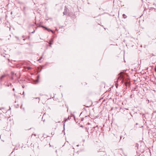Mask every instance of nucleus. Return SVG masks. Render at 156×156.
Returning <instances> with one entry per match:
<instances>
[{
    "instance_id": "obj_1",
    "label": "nucleus",
    "mask_w": 156,
    "mask_h": 156,
    "mask_svg": "<svg viewBox=\"0 0 156 156\" xmlns=\"http://www.w3.org/2000/svg\"><path fill=\"white\" fill-rule=\"evenodd\" d=\"M67 8L66 7H65V8L64 9V11L63 12V14L64 15H66L67 14Z\"/></svg>"
},
{
    "instance_id": "obj_2",
    "label": "nucleus",
    "mask_w": 156,
    "mask_h": 156,
    "mask_svg": "<svg viewBox=\"0 0 156 156\" xmlns=\"http://www.w3.org/2000/svg\"><path fill=\"white\" fill-rule=\"evenodd\" d=\"M3 57L6 58H7V60L9 61V62L10 61V60L9 59V57H10V55H8V54L7 55H4L3 56Z\"/></svg>"
},
{
    "instance_id": "obj_3",
    "label": "nucleus",
    "mask_w": 156,
    "mask_h": 156,
    "mask_svg": "<svg viewBox=\"0 0 156 156\" xmlns=\"http://www.w3.org/2000/svg\"><path fill=\"white\" fill-rule=\"evenodd\" d=\"M41 27H42L45 29L46 30H48L49 31H52L51 30L49 29L47 27H45L44 26H41Z\"/></svg>"
},
{
    "instance_id": "obj_4",
    "label": "nucleus",
    "mask_w": 156,
    "mask_h": 156,
    "mask_svg": "<svg viewBox=\"0 0 156 156\" xmlns=\"http://www.w3.org/2000/svg\"><path fill=\"white\" fill-rule=\"evenodd\" d=\"M53 42V39H51V41H49V44H50V47H51V45L52 44V43Z\"/></svg>"
},
{
    "instance_id": "obj_5",
    "label": "nucleus",
    "mask_w": 156,
    "mask_h": 156,
    "mask_svg": "<svg viewBox=\"0 0 156 156\" xmlns=\"http://www.w3.org/2000/svg\"><path fill=\"white\" fill-rule=\"evenodd\" d=\"M6 75H3L1 76L0 77V80H1L3 78L5 77V76Z\"/></svg>"
},
{
    "instance_id": "obj_6",
    "label": "nucleus",
    "mask_w": 156,
    "mask_h": 156,
    "mask_svg": "<svg viewBox=\"0 0 156 156\" xmlns=\"http://www.w3.org/2000/svg\"><path fill=\"white\" fill-rule=\"evenodd\" d=\"M39 77H40V76H39V75H38L37 76V83H38L39 82L38 80H39Z\"/></svg>"
},
{
    "instance_id": "obj_7",
    "label": "nucleus",
    "mask_w": 156,
    "mask_h": 156,
    "mask_svg": "<svg viewBox=\"0 0 156 156\" xmlns=\"http://www.w3.org/2000/svg\"><path fill=\"white\" fill-rule=\"evenodd\" d=\"M122 16L123 17L124 19L126 18L127 17V16L125 14H123L122 15Z\"/></svg>"
},
{
    "instance_id": "obj_8",
    "label": "nucleus",
    "mask_w": 156,
    "mask_h": 156,
    "mask_svg": "<svg viewBox=\"0 0 156 156\" xmlns=\"http://www.w3.org/2000/svg\"><path fill=\"white\" fill-rule=\"evenodd\" d=\"M115 85V86H116V87L117 88L118 87V84L116 83Z\"/></svg>"
},
{
    "instance_id": "obj_9",
    "label": "nucleus",
    "mask_w": 156,
    "mask_h": 156,
    "mask_svg": "<svg viewBox=\"0 0 156 156\" xmlns=\"http://www.w3.org/2000/svg\"><path fill=\"white\" fill-rule=\"evenodd\" d=\"M42 58V57H41L40 58L38 59V61H40V60Z\"/></svg>"
},
{
    "instance_id": "obj_10",
    "label": "nucleus",
    "mask_w": 156,
    "mask_h": 156,
    "mask_svg": "<svg viewBox=\"0 0 156 156\" xmlns=\"http://www.w3.org/2000/svg\"><path fill=\"white\" fill-rule=\"evenodd\" d=\"M27 69H31V67H27Z\"/></svg>"
},
{
    "instance_id": "obj_11",
    "label": "nucleus",
    "mask_w": 156,
    "mask_h": 156,
    "mask_svg": "<svg viewBox=\"0 0 156 156\" xmlns=\"http://www.w3.org/2000/svg\"><path fill=\"white\" fill-rule=\"evenodd\" d=\"M35 32V30L32 32V33H34Z\"/></svg>"
},
{
    "instance_id": "obj_12",
    "label": "nucleus",
    "mask_w": 156,
    "mask_h": 156,
    "mask_svg": "<svg viewBox=\"0 0 156 156\" xmlns=\"http://www.w3.org/2000/svg\"><path fill=\"white\" fill-rule=\"evenodd\" d=\"M10 109H11V108H9L8 110V111H9V110H10Z\"/></svg>"
},
{
    "instance_id": "obj_13",
    "label": "nucleus",
    "mask_w": 156,
    "mask_h": 156,
    "mask_svg": "<svg viewBox=\"0 0 156 156\" xmlns=\"http://www.w3.org/2000/svg\"><path fill=\"white\" fill-rule=\"evenodd\" d=\"M102 153H104V154H105V152H103Z\"/></svg>"
},
{
    "instance_id": "obj_14",
    "label": "nucleus",
    "mask_w": 156,
    "mask_h": 156,
    "mask_svg": "<svg viewBox=\"0 0 156 156\" xmlns=\"http://www.w3.org/2000/svg\"><path fill=\"white\" fill-rule=\"evenodd\" d=\"M16 38H17V39H19V38L18 37H16Z\"/></svg>"
},
{
    "instance_id": "obj_15",
    "label": "nucleus",
    "mask_w": 156,
    "mask_h": 156,
    "mask_svg": "<svg viewBox=\"0 0 156 156\" xmlns=\"http://www.w3.org/2000/svg\"><path fill=\"white\" fill-rule=\"evenodd\" d=\"M12 90H13V91H14V90H15V89H14V88H13V89H12Z\"/></svg>"
},
{
    "instance_id": "obj_16",
    "label": "nucleus",
    "mask_w": 156,
    "mask_h": 156,
    "mask_svg": "<svg viewBox=\"0 0 156 156\" xmlns=\"http://www.w3.org/2000/svg\"><path fill=\"white\" fill-rule=\"evenodd\" d=\"M23 95H24V92H23Z\"/></svg>"
},
{
    "instance_id": "obj_17",
    "label": "nucleus",
    "mask_w": 156,
    "mask_h": 156,
    "mask_svg": "<svg viewBox=\"0 0 156 156\" xmlns=\"http://www.w3.org/2000/svg\"><path fill=\"white\" fill-rule=\"evenodd\" d=\"M36 99H37V98H38L39 99H40V98H36Z\"/></svg>"
},
{
    "instance_id": "obj_18",
    "label": "nucleus",
    "mask_w": 156,
    "mask_h": 156,
    "mask_svg": "<svg viewBox=\"0 0 156 156\" xmlns=\"http://www.w3.org/2000/svg\"><path fill=\"white\" fill-rule=\"evenodd\" d=\"M67 111H68V108L67 107Z\"/></svg>"
},
{
    "instance_id": "obj_19",
    "label": "nucleus",
    "mask_w": 156,
    "mask_h": 156,
    "mask_svg": "<svg viewBox=\"0 0 156 156\" xmlns=\"http://www.w3.org/2000/svg\"><path fill=\"white\" fill-rule=\"evenodd\" d=\"M125 109H126V110H128V108H125Z\"/></svg>"
},
{
    "instance_id": "obj_20",
    "label": "nucleus",
    "mask_w": 156,
    "mask_h": 156,
    "mask_svg": "<svg viewBox=\"0 0 156 156\" xmlns=\"http://www.w3.org/2000/svg\"><path fill=\"white\" fill-rule=\"evenodd\" d=\"M3 109V108H0V110H1V109Z\"/></svg>"
},
{
    "instance_id": "obj_21",
    "label": "nucleus",
    "mask_w": 156,
    "mask_h": 156,
    "mask_svg": "<svg viewBox=\"0 0 156 156\" xmlns=\"http://www.w3.org/2000/svg\"><path fill=\"white\" fill-rule=\"evenodd\" d=\"M41 70L39 71V72H40V71H41Z\"/></svg>"
},
{
    "instance_id": "obj_22",
    "label": "nucleus",
    "mask_w": 156,
    "mask_h": 156,
    "mask_svg": "<svg viewBox=\"0 0 156 156\" xmlns=\"http://www.w3.org/2000/svg\"><path fill=\"white\" fill-rule=\"evenodd\" d=\"M67 119H66V120H65V121H66V120H67Z\"/></svg>"
},
{
    "instance_id": "obj_23",
    "label": "nucleus",
    "mask_w": 156,
    "mask_h": 156,
    "mask_svg": "<svg viewBox=\"0 0 156 156\" xmlns=\"http://www.w3.org/2000/svg\"><path fill=\"white\" fill-rule=\"evenodd\" d=\"M79 145H77V146H78Z\"/></svg>"
}]
</instances>
